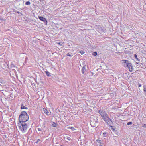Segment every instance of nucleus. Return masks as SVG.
Instances as JSON below:
<instances>
[{
	"mask_svg": "<svg viewBox=\"0 0 146 146\" xmlns=\"http://www.w3.org/2000/svg\"><path fill=\"white\" fill-rule=\"evenodd\" d=\"M28 119L29 116L27 113L25 111H22L19 117V120L20 123L25 122Z\"/></svg>",
	"mask_w": 146,
	"mask_h": 146,
	"instance_id": "nucleus-1",
	"label": "nucleus"
},
{
	"mask_svg": "<svg viewBox=\"0 0 146 146\" xmlns=\"http://www.w3.org/2000/svg\"><path fill=\"white\" fill-rule=\"evenodd\" d=\"M18 124V127L19 129L22 132H25L27 127V126L25 122H22Z\"/></svg>",
	"mask_w": 146,
	"mask_h": 146,
	"instance_id": "nucleus-2",
	"label": "nucleus"
},
{
	"mask_svg": "<svg viewBox=\"0 0 146 146\" xmlns=\"http://www.w3.org/2000/svg\"><path fill=\"white\" fill-rule=\"evenodd\" d=\"M98 113L100 115L102 118H103L107 116L106 113L104 111L99 110Z\"/></svg>",
	"mask_w": 146,
	"mask_h": 146,
	"instance_id": "nucleus-3",
	"label": "nucleus"
},
{
	"mask_svg": "<svg viewBox=\"0 0 146 146\" xmlns=\"http://www.w3.org/2000/svg\"><path fill=\"white\" fill-rule=\"evenodd\" d=\"M127 67L128 68L130 72H132V71L133 67L132 66L131 63H129V64H127Z\"/></svg>",
	"mask_w": 146,
	"mask_h": 146,
	"instance_id": "nucleus-4",
	"label": "nucleus"
},
{
	"mask_svg": "<svg viewBox=\"0 0 146 146\" xmlns=\"http://www.w3.org/2000/svg\"><path fill=\"white\" fill-rule=\"evenodd\" d=\"M38 18L40 20L43 21L44 23H47V21L45 18L41 16H39Z\"/></svg>",
	"mask_w": 146,
	"mask_h": 146,
	"instance_id": "nucleus-5",
	"label": "nucleus"
},
{
	"mask_svg": "<svg viewBox=\"0 0 146 146\" xmlns=\"http://www.w3.org/2000/svg\"><path fill=\"white\" fill-rule=\"evenodd\" d=\"M123 62L124 63V66L125 67H127V64H129V61L127 60H122Z\"/></svg>",
	"mask_w": 146,
	"mask_h": 146,
	"instance_id": "nucleus-6",
	"label": "nucleus"
},
{
	"mask_svg": "<svg viewBox=\"0 0 146 146\" xmlns=\"http://www.w3.org/2000/svg\"><path fill=\"white\" fill-rule=\"evenodd\" d=\"M109 119L110 118L108 117L107 116L103 118L104 121L107 123H108V121L109 120Z\"/></svg>",
	"mask_w": 146,
	"mask_h": 146,
	"instance_id": "nucleus-7",
	"label": "nucleus"
},
{
	"mask_svg": "<svg viewBox=\"0 0 146 146\" xmlns=\"http://www.w3.org/2000/svg\"><path fill=\"white\" fill-rule=\"evenodd\" d=\"M82 72L83 74H84V73L86 71V66H84L83 67L82 69Z\"/></svg>",
	"mask_w": 146,
	"mask_h": 146,
	"instance_id": "nucleus-8",
	"label": "nucleus"
},
{
	"mask_svg": "<svg viewBox=\"0 0 146 146\" xmlns=\"http://www.w3.org/2000/svg\"><path fill=\"white\" fill-rule=\"evenodd\" d=\"M44 113L47 115H49L50 114V112L46 109L44 110Z\"/></svg>",
	"mask_w": 146,
	"mask_h": 146,
	"instance_id": "nucleus-9",
	"label": "nucleus"
},
{
	"mask_svg": "<svg viewBox=\"0 0 146 146\" xmlns=\"http://www.w3.org/2000/svg\"><path fill=\"white\" fill-rule=\"evenodd\" d=\"M21 109H25L26 110H27L28 109V108L27 107H25V106H23V104H22L21 105Z\"/></svg>",
	"mask_w": 146,
	"mask_h": 146,
	"instance_id": "nucleus-10",
	"label": "nucleus"
},
{
	"mask_svg": "<svg viewBox=\"0 0 146 146\" xmlns=\"http://www.w3.org/2000/svg\"><path fill=\"white\" fill-rule=\"evenodd\" d=\"M45 73H46V75L48 76H51L50 74L48 71H46Z\"/></svg>",
	"mask_w": 146,
	"mask_h": 146,
	"instance_id": "nucleus-11",
	"label": "nucleus"
},
{
	"mask_svg": "<svg viewBox=\"0 0 146 146\" xmlns=\"http://www.w3.org/2000/svg\"><path fill=\"white\" fill-rule=\"evenodd\" d=\"M15 67V64L13 63H11V68H13Z\"/></svg>",
	"mask_w": 146,
	"mask_h": 146,
	"instance_id": "nucleus-12",
	"label": "nucleus"
},
{
	"mask_svg": "<svg viewBox=\"0 0 146 146\" xmlns=\"http://www.w3.org/2000/svg\"><path fill=\"white\" fill-rule=\"evenodd\" d=\"M112 123V122L111 119H109V120L108 121V123H107L108 124H111Z\"/></svg>",
	"mask_w": 146,
	"mask_h": 146,
	"instance_id": "nucleus-13",
	"label": "nucleus"
},
{
	"mask_svg": "<svg viewBox=\"0 0 146 146\" xmlns=\"http://www.w3.org/2000/svg\"><path fill=\"white\" fill-rule=\"evenodd\" d=\"M134 57L135 58H136V59L138 61H140L139 59L137 58V56L136 54H135L134 55Z\"/></svg>",
	"mask_w": 146,
	"mask_h": 146,
	"instance_id": "nucleus-14",
	"label": "nucleus"
},
{
	"mask_svg": "<svg viewBox=\"0 0 146 146\" xmlns=\"http://www.w3.org/2000/svg\"><path fill=\"white\" fill-rule=\"evenodd\" d=\"M31 4V3L30 2H29V1H27L25 3V4L26 5H30Z\"/></svg>",
	"mask_w": 146,
	"mask_h": 146,
	"instance_id": "nucleus-15",
	"label": "nucleus"
},
{
	"mask_svg": "<svg viewBox=\"0 0 146 146\" xmlns=\"http://www.w3.org/2000/svg\"><path fill=\"white\" fill-rule=\"evenodd\" d=\"M97 54V53L96 52H94L92 53V55L94 56H95Z\"/></svg>",
	"mask_w": 146,
	"mask_h": 146,
	"instance_id": "nucleus-16",
	"label": "nucleus"
},
{
	"mask_svg": "<svg viewBox=\"0 0 146 146\" xmlns=\"http://www.w3.org/2000/svg\"><path fill=\"white\" fill-rule=\"evenodd\" d=\"M142 126L143 127H146V124H142Z\"/></svg>",
	"mask_w": 146,
	"mask_h": 146,
	"instance_id": "nucleus-17",
	"label": "nucleus"
},
{
	"mask_svg": "<svg viewBox=\"0 0 146 146\" xmlns=\"http://www.w3.org/2000/svg\"><path fill=\"white\" fill-rule=\"evenodd\" d=\"M69 128H70V127H69ZM70 128L71 129L72 131H74L75 129L73 127H71Z\"/></svg>",
	"mask_w": 146,
	"mask_h": 146,
	"instance_id": "nucleus-18",
	"label": "nucleus"
},
{
	"mask_svg": "<svg viewBox=\"0 0 146 146\" xmlns=\"http://www.w3.org/2000/svg\"><path fill=\"white\" fill-rule=\"evenodd\" d=\"M132 124V122H129L127 123V125H131V124Z\"/></svg>",
	"mask_w": 146,
	"mask_h": 146,
	"instance_id": "nucleus-19",
	"label": "nucleus"
},
{
	"mask_svg": "<svg viewBox=\"0 0 146 146\" xmlns=\"http://www.w3.org/2000/svg\"><path fill=\"white\" fill-rule=\"evenodd\" d=\"M79 52L81 53L82 54H83L84 53V52L82 51H80Z\"/></svg>",
	"mask_w": 146,
	"mask_h": 146,
	"instance_id": "nucleus-20",
	"label": "nucleus"
},
{
	"mask_svg": "<svg viewBox=\"0 0 146 146\" xmlns=\"http://www.w3.org/2000/svg\"><path fill=\"white\" fill-rule=\"evenodd\" d=\"M97 141L98 143H100V144H101V141L100 140H97Z\"/></svg>",
	"mask_w": 146,
	"mask_h": 146,
	"instance_id": "nucleus-21",
	"label": "nucleus"
},
{
	"mask_svg": "<svg viewBox=\"0 0 146 146\" xmlns=\"http://www.w3.org/2000/svg\"><path fill=\"white\" fill-rule=\"evenodd\" d=\"M67 139H68V140H70L71 139L70 137H68L67 138Z\"/></svg>",
	"mask_w": 146,
	"mask_h": 146,
	"instance_id": "nucleus-22",
	"label": "nucleus"
},
{
	"mask_svg": "<svg viewBox=\"0 0 146 146\" xmlns=\"http://www.w3.org/2000/svg\"><path fill=\"white\" fill-rule=\"evenodd\" d=\"M66 55L67 56H71V55H70V54L69 53H67V54H66Z\"/></svg>",
	"mask_w": 146,
	"mask_h": 146,
	"instance_id": "nucleus-23",
	"label": "nucleus"
},
{
	"mask_svg": "<svg viewBox=\"0 0 146 146\" xmlns=\"http://www.w3.org/2000/svg\"><path fill=\"white\" fill-rule=\"evenodd\" d=\"M56 124L55 123H54V124L52 125V126L54 127H55L56 126Z\"/></svg>",
	"mask_w": 146,
	"mask_h": 146,
	"instance_id": "nucleus-24",
	"label": "nucleus"
},
{
	"mask_svg": "<svg viewBox=\"0 0 146 146\" xmlns=\"http://www.w3.org/2000/svg\"><path fill=\"white\" fill-rule=\"evenodd\" d=\"M40 139H38L37 140V141L36 142V143H37L38 142L40 141Z\"/></svg>",
	"mask_w": 146,
	"mask_h": 146,
	"instance_id": "nucleus-25",
	"label": "nucleus"
},
{
	"mask_svg": "<svg viewBox=\"0 0 146 146\" xmlns=\"http://www.w3.org/2000/svg\"><path fill=\"white\" fill-rule=\"evenodd\" d=\"M38 131H41V129L40 128H38Z\"/></svg>",
	"mask_w": 146,
	"mask_h": 146,
	"instance_id": "nucleus-26",
	"label": "nucleus"
},
{
	"mask_svg": "<svg viewBox=\"0 0 146 146\" xmlns=\"http://www.w3.org/2000/svg\"><path fill=\"white\" fill-rule=\"evenodd\" d=\"M138 85L139 87H141L142 86L141 84H139Z\"/></svg>",
	"mask_w": 146,
	"mask_h": 146,
	"instance_id": "nucleus-27",
	"label": "nucleus"
},
{
	"mask_svg": "<svg viewBox=\"0 0 146 146\" xmlns=\"http://www.w3.org/2000/svg\"><path fill=\"white\" fill-rule=\"evenodd\" d=\"M143 90L144 91L146 92V88H144Z\"/></svg>",
	"mask_w": 146,
	"mask_h": 146,
	"instance_id": "nucleus-28",
	"label": "nucleus"
},
{
	"mask_svg": "<svg viewBox=\"0 0 146 146\" xmlns=\"http://www.w3.org/2000/svg\"><path fill=\"white\" fill-rule=\"evenodd\" d=\"M2 83V80H0V83Z\"/></svg>",
	"mask_w": 146,
	"mask_h": 146,
	"instance_id": "nucleus-29",
	"label": "nucleus"
},
{
	"mask_svg": "<svg viewBox=\"0 0 146 146\" xmlns=\"http://www.w3.org/2000/svg\"><path fill=\"white\" fill-rule=\"evenodd\" d=\"M137 64H138L139 63L136 62Z\"/></svg>",
	"mask_w": 146,
	"mask_h": 146,
	"instance_id": "nucleus-30",
	"label": "nucleus"
}]
</instances>
